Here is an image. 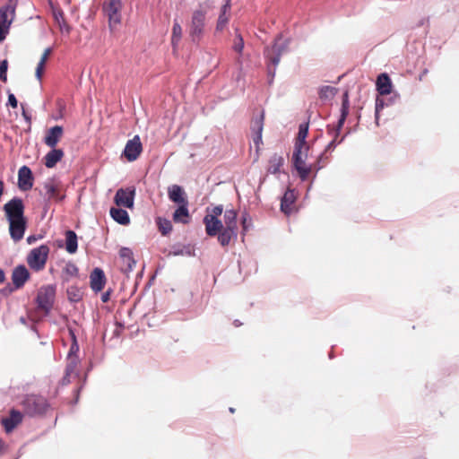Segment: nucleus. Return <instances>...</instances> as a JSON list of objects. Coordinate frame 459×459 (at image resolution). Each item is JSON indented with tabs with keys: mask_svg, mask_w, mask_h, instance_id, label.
I'll list each match as a JSON object with an SVG mask.
<instances>
[{
	"mask_svg": "<svg viewBox=\"0 0 459 459\" xmlns=\"http://www.w3.org/2000/svg\"><path fill=\"white\" fill-rule=\"evenodd\" d=\"M6 220L9 222V233L14 242L22 240L27 228V219L24 216V204L21 198L14 197L4 207Z\"/></svg>",
	"mask_w": 459,
	"mask_h": 459,
	"instance_id": "1",
	"label": "nucleus"
},
{
	"mask_svg": "<svg viewBox=\"0 0 459 459\" xmlns=\"http://www.w3.org/2000/svg\"><path fill=\"white\" fill-rule=\"evenodd\" d=\"M308 152V143H294L291 161L302 181L307 180L312 171H318L322 168L320 165L321 157L313 164L307 165L306 163Z\"/></svg>",
	"mask_w": 459,
	"mask_h": 459,
	"instance_id": "2",
	"label": "nucleus"
},
{
	"mask_svg": "<svg viewBox=\"0 0 459 459\" xmlns=\"http://www.w3.org/2000/svg\"><path fill=\"white\" fill-rule=\"evenodd\" d=\"M206 10L200 8L195 10L188 24V35L191 41L199 44L205 31Z\"/></svg>",
	"mask_w": 459,
	"mask_h": 459,
	"instance_id": "3",
	"label": "nucleus"
},
{
	"mask_svg": "<svg viewBox=\"0 0 459 459\" xmlns=\"http://www.w3.org/2000/svg\"><path fill=\"white\" fill-rule=\"evenodd\" d=\"M50 248L47 245H41L32 248L26 257L29 267L34 272L43 271L46 267Z\"/></svg>",
	"mask_w": 459,
	"mask_h": 459,
	"instance_id": "4",
	"label": "nucleus"
},
{
	"mask_svg": "<svg viewBox=\"0 0 459 459\" xmlns=\"http://www.w3.org/2000/svg\"><path fill=\"white\" fill-rule=\"evenodd\" d=\"M123 6V0H107L103 3V12L108 19L110 30H114L121 23Z\"/></svg>",
	"mask_w": 459,
	"mask_h": 459,
	"instance_id": "5",
	"label": "nucleus"
},
{
	"mask_svg": "<svg viewBox=\"0 0 459 459\" xmlns=\"http://www.w3.org/2000/svg\"><path fill=\"white\" fill-rule=\"evenodd\" d=\"M22 406L25 414L29 416H37L45 413L48 404L45 398L39 395H28L22 402Z\"/></svg>",
	"mask_w": 459,
	"mask_h": 459,
	"instance_id": "6",
	"label": "nucleus"
},
{
	"mask_svg": "<svg viewBox=\"0 0 459 459\" xmlns=\"http://www.w3.org/2000/svg\"><path fill=\"white\" fill-rule=\"evenodd\" d=\"M56 296V288L53 285L42 286L37 295L38 307L48 313L53 307Z\"/></svg>",
	"mask_w": 459,
	"mask_h": 459,
	"instance_id": "7",
	"label": "nucleus"
},
{
	"mask_svg": "<svg viewBox=\"0 0 459 459\" xmlns=\"http://www.w3.org/2000/svg\"><path fill=\"white\" fill-rule=\"evenodd\" d=\"M143 152V144L139 135H134L133 139L127 141L123 155L132 162L136 160Z\"/></svg>",
	"mask_w": 459,
	"mask_h": 459,
	"instance_id": "8",
	"label": "nucleus"
},
{
	"mask_svg": "<svg viewBox=\"0 0 459 459\" xmlns=\"http://www.w3.org/2000/svg\"><path fill=\"white\" fill-rule=\"evenodd\" d=\"M134 187L119 188L116 193L114 201L119 207L132 208L134 206Z\"/></svg>",
	"mask_w": 459,
	"mask_h": 459,
	"instance_id": "9",
	"label": "nucleus"
},
{
	"mask_svg": "<svg viewBox=\"0 0 459 459\" xmlns=\"http://www.w3.org/2000/svg\"><path fill=\"white\" fill-rule=\"evenodd\" d=\"M287 51V45L280 43L276 39L272 47H267L264 50L265 58L275 67L278 65L281 55Z\"/></svg>",
	"mask_w": 459,
	"mask_h": 459,
	"instance_id": "10",
	"label": "nucleus"
},
{
	"mask_svg": "<svg viewBox=\"0 0 459 459\" xmlns=\"http://www.w3.org/2000/svg\"><path fill=\"white\" fill-rule=\"evenodd\" d=\"M120 269L123 273H128L133 271L136 262L133 251L128 247H122L119 250Z\"/></svg>",
	"mask_w": 459,
	"mask_h": 459,
	"instance_id": "11",
	"label": "nucleus"
},
{
	"mask_svg": "<svg viewBox=\"0 0 459 459\" xmlns=\"http://www.w3.org/2000/svg\"><path fill=\"white\" fill-rule=\"evenodd\" d=\"M17 4V0H8L7 3L0 8V22L4 23L6 26H11L15 17Z\"/></svg>",
	"mask_w": 459,
	"mask_h": 459,
	"instance_id": "12",
	"label": "nucleus"
},
{
	"mask_svg": "<svg viewBox=\"0 0 459 459\" xmlns=\"http://www.w3.org/2000/svg\"><path fill=\"white\" fill-rule=\"evenodd\" d=\"M18 186L22 191H28L33 186V176L30 169L22 166L18 171Z\"/></svg>",
	"mask_w": 459,
	"mask_h": 459,
	"instance_id": "13",
	"label": "nucleus"
},
{
	"mask_svg": "<svg viewBox=\"0 0 459 459\" xmlns=\"http://www.w3.org/2000/svg\"><path fill=\"white\" fill-rule=\"evenodd\" d=\"M30 273L25 265L20 264L16 266L12 273V281L15 289H21L30 279Z\"/></svg>",
	"mask_w": 459,
	"mask_h": 459,
	"instance_id": "14",
	"label": "nucleus"
},
{
	"mask_svg": "<svg viewBox=\"0 0 459 459\" xmlns=\"http://www.w3.org/2000/svg\"><path fill=\"white\" fill-rule=\"evenodd\" d=\"M106 284V276L102 269L95 268L90 275V285L93 291L100 292Z\"/></svg>",
	"mask_w": 459,
	"mask_h": 459,
	"instance_id": "15",
	"label": "nucleus"
},
{
	"mask_svg": "<svg viewBox=\"0 0 459 459\" xmlns=\"http://www.w3.org/2000/svg\"><path fill=\"white\" fill-rule=\"evenodd\" d=\"M22 420V414L15 409L10 411L9 417L3 418L1 423L7 433L12 432Z\"/></svg>",
	"mask_w": 459,
	"mask_h": 459,
	"instance_id": "16",
	"label": "nucleus"
},
{
	"mask_svg": "<svg viewBox=\"0 0 459 459\" xmlns=\"http://www.w3.org/2000/svg\"><path fill=\"white\" fill-rule=\"evenodd\" d=\"M264 111H262L259 116L253 118L251 122V130L254 134L253 141L255 144L258 147L260 143H262V133L264 128Z\"/></svg>",
	"mask_w": 459,
	"mask_h": 459,
	"instance_id": "17",
	"label": "nucleus"
},
{
	"mask_svg": "<svg viewBox=\"0 0 459 459\" xmlns=\"http://www.w3.org/2000/svg\"><path fill=\"white\" fill-rule=\"evenodd\" d=\"M64 129L61 126H55L47 131L44 143L50 148H54L61 140Z\"/></svg>",
	"mask_w": 459,
	"mask_h": 459,
	"instance_id": "18",
	"label": "nucleus"
},
{
	"mask_svg": "<svg viewBox=\"0 0 459 459\" xmlns=\"http://www.w3.org/2000/svg\"><path fill=\"white\" fill-rule=\"evenodd\" d=\"M204 224L206 234L210 237L216 236L224 228L221 220L213 219L212 217H204Z\"/></svg>",
	"mask_w": 459,
	"mask_h": 459,
	"instance_id": "19",
	"label": "nucleus"
},
{
	"mask_svg": "<svg viewBox=\"0 0 459 459\" xmlns=\"http://www.w3.org/2000/svg\"><path fill=\"white\" fill-rule=\"evenodd\" d=\"M230 18V0L226 2L225 4L222 5L221 9V13L218 17L217 24H216V31H222Z\"/></svg>",
	"mask_w": 459,
	"mask_h": 459,
	"instance_id": "20",
	"label": "nucleus"
},
{
	"mask_svg": "<svg viewBox=\"0 0 459 459\" xmlns=\"http://www.w3.org/2000/svg\"><path fill=\"white\" fill-rule=\"evenodd\" d=\"M376 86L380 95H387L392 91V82L386 74H381L377 76Z\"/></svg>",
	"mask_w": 459,
	"mask_h": 459,
	"instance_id": "21",
	"label": "nucleus"
},
{
	"mask_svg": "<svg viewBox=\"0 0 459 459\" xmlns=\"http://www.w3.org/2000/svg\"><path fill=\"white\" fill-rule=\"evenodd\" d=\"M65 153L61 149L52 148L50 152H48L44 157V164L47 168L52 169L54 168L58 161H60Z\"/></svg>",
	"mask_w": 459,
	"mask_h": 459,
	"instance_id": "22",
	"label": "nucleus"
},
{
	"mask_svg": "<svg viewBox=\"0 0 459 459\" xmlns=\"http://www.w3.org/2000/svg\"><path fill=\"white\" fill-rule=\"evenodd\" d=\"M44 189L48 199H55L56 201L63 199V196H60V186L54 179H48L45 182Z\"/></svg>",
	"mask_w": 459,
	"mask_h": 459,
	"instance_id": "23",
	"label": "nucleus"
},
{
	"mask_svg": "<svg viewBox=\"0 0 459 459\" xmlns=\"http://www.w3.org/2000/svg\"><path fill=\"white\" fill-rule=\"evenodd\" d=\"M188 202L185 204H178V207L173 213V220L175 222H180L186 224L190 221V214L188 212Z\"/></svg>",
	"mask_w": 459,
	"mask_h": 459,
	"instance_id": "24",
	"label": "nucleus"
},
{
	"mask_svg": "<svg viewBox=\"0 0 459 459\" xmlns=\"http://www.w3.org/2000/svg\"><path fill=\"white\" fill-rule=\"evenodd\" d=\"M169 198L178 204H185L187 202L186 198L184 196L185 193L181 186L178 185H173L169 187L168 190Z\"/></svg>",
	"mask_w": 459,
	"mask_h": 459,
	"instance_id": "25",
	"label": "nucleus"
},
{
	"mask_svg": "<svg viewBox=\"0 0 459 459\" xmlns=\"http://www.w3.org/2000/svg\"><path fill=\"white\" fill-rule=\"evenodd\" d=\"M296 196L293 190H288L285 192L281 202V210L287 215L292 212V206L295 203Z\"/></svg>",
	"mask_w": 459,
	"mask_h": 459,
	"instance_id": "26",
	"label": "nucleus"
},
{
	"mask_svg": "<svg viewBox=\"0 0 459 459\" xmlns=\"http://www.w3.org/2000/svg\"><path fill=\"white\" fill-rule=\"evenodd\" d=\"M218 241L222 247H226L230 244L231 239L236 238L238 230L230 228H223L218 234Z\"/></svg>",
	"mask_w": 459,
	"mask_h": 459,
	"instance_id": "27",
	"label": "nucleus"
},
{
	"mask_svg": "<svg viewBox=\"0 0 459 459\" xmlns=\"http://www.w3.org/2000/svg\"><path fill=\"white\" fill-rule=\"evenodd\" d=\"M284 159L278 153H273L268 160L267 171L272 174L280 172V169L283 166Z\"/></svg>",
	"mask_w": 459,
	"mask_h": 459,
	"instance_id": "28",
	"label": "nucleus"
},
{
	"mask_svg": "<svg viewBox=\"0 0 459 459\" xmlns=\"http://www.w3.org/2000/svg\"><path fill=\"white\" fill-rule=\"evenodd\" d=\"M110 215L114 221L122 225H127L130 222V218L126 210L121 208H114L110 209Z\"/></svg>",
	"mask_w": 459,
	"mask_h": 459,
	"instance_id": "29",
	"label": "nucleus"
},
{
	"mask_svg": "<svg viewBox=\"0 0 459 459\" xmlns=\"http://www.w3.org/2000/svg\"><path fill=\"white\" fill-rule=\"evenodd\" d=\"M53 15L56 22L57 23L61 32H65L66 34H69L71 31V27L66 22L64 12L61 9L54 10Z\"/></svg>",
	"mask_w": 459,
	"mask_h": 459,
	"instance_id": "30",
	"label": "nucleus"
},
{
	"mask_svg": "<svg viewBox=\"0 0 459 459\" xmlns=\"http://www.w3.org/2000/svg\"><path fill=\"white\" fill-rule=\"evenodd\" d=\"M80 363V359L78 356H71L67 357V363L65 367V375L64 377V381H69L68 378L73 375L75 374L77 367Z\"/></svg>",
	"mask_w": 459,
	"mask_h": 459,
	"instance_id": "31",
	"label": "nucleus"
},
{
	"mask_svg": "<svg viewBox=\"0 0 459 459\" xmlns=\"http://www.w3.org/2000/svg\"><path fill=\"white\" fill-rule=\"evenodd\" d=\"M78 247L77 236L74 231L67 230L65 232V249L68 253L74 254Z\"/></svg>",
	"mask_w": 459,
	"mask_h": 459,
	"instance_id": "32",
	"label": "nucleus"
},
{
	"mask_svg": "<svg viewBox=\"0 0 459 459\" xmlns=\"http://www.w3.org/2000/svg\"><path fill=\"white\" fill-rule=\"evenodd\" d=\"M182 38V27L178 22H174L172 27V34H171V45L173 48V52L175 53L178 50L179 42Z\"/></svg>",
	"mask_w": 459,
	"mask_h": 459,
	"instance_id": "33",
	"label": "nucleus"
},
{
	"mask_svg": "<svg viewBox=\"0 0 459 459\" xmlns=\"http://www.w3.org/2000/svg\"><path fill=\"white\" fill-rule=\"evenodd\" d=\"M237 212L235 210H227L224 213V228H230L238 230Z\"/></svg>",
	"mask_w": 459,
	"mask_h": 459,
	"instance_id": "34",
	"label": "nucleus"
},
{
	"mask_svg": "<svg viewBox=\"0 0 459 459\" xmlns=\"http://www.w3.org/2000/svg\"><path fill=\"white\" fill-rule=\"evenodd\" d=\"M79 269L78 267L72 262L65 264L63 268V278L65 281H68L72 278H75L78 276Z\"/></svg>",
	"mask_w": 459,
	"mask_h": 459,
	"instance_id": "35",
	"label": "nucleus"
},
{
	"mask_svg": "<svg viewBox=\"0 0 459 459\" xmlns=\"http://www.w3.org/2000/svg\"><path fill=\"white\" fill-rule=\"evenodd\" d=\"M308 134V123L300 124L299 126V133L295 139V143H307L306 138Z\"/></svg>",
	"mask_w": 459,
	"mask_h": 459,
	"instance_id": "36",
	"label": "nucleus"
},
{
	"mask_svg": "<svg viewBox=\"0 0 459 459\" xmlns=\"http://www.w3.org/2000/svg\"><path fill=\"white\" fill-rule=\"evenodd\" d=\"M82 291L76 286H70L67 289V296L70 301L78 302L82 299Z\"/></svg>",
	"mask_w": 459,
	"mask_h": 459,
	"instance_id": "37",
	"label": "nucleus"
},
{
	"mask_svg": "<svg viewBox=\"0 0 459 459\" xmlns=\"http://www.w3.org/2000/svg\"><path fill=\"white\" fill-rule=\"evenodd\" d=\"M157 225H158L160 232L163 236L169 234L172 230V224H171L170 221H169L167 219L158 218Z\"/></svg>",
	"mask_w": 459,
	"mask_h": 459,
	"instance_id": "38",
	"label": "nucleus"
},
{
	"mask_svg": "<svg viewBox=\"0 0 459 459\" xmlns=\"http://www.w3.org/2000/svg\"><path fill=\"white\" fill-rule=\"evenodd\" d=\"M336 93V89L332 86H323L319 90V98L321 100L332 99Z\"/></svg>",
	"mask_w": 459,
	"mask_h": 459,
	"instance_id": "39",
	"label": "nucleus"
},
{
	"mask_svg": "<svg viewBox=\"0 0 459 459\" xmlns=\"http://www.w3.org/2000/svg\"><path fill=\"white\" fill-rule=\"evenodd\" d=\"M244 48V40L240 34H238L234 39L233 44V49L238 52L241 53Z\"/></svg>",
	"mask_w": 459,
	"mask_h": 459,
	"instance_id": "40",
	"label": "nucleus"
},
{
	"mask_svg": "<svg viewBox=\"0 0 459 459\" xmlns=\"http://www.w3.org/2000/svg\"><path fill=\"white\" fill-rule=\"evenodd\" d=\"M348 100H345L342 103V115H341V117L338 121V127H342L344 124V121L346 119V117L348 115Z\"/></svg>",
	"mask_w": 459,
	"mask_h": 459,
	"instance_id": "41",
	"label": "nucleus"
},
{
	"mask_svg": "<svg viewBox=\"0 0 459 459\" xmlns=\"http://www.w3.org/2000/svg\"><path fill=\"white\" fill-rule=\"evenodd\" d=\"M7 68H8V62L7 60H3L0 63V80L4 82H6L7 81Z\"/></svg>",
	"mask_w": 459,
	"mask_h": 459,
	"instance_id": "42",
	"label": "nucleus"
},
{
	"mask_svg": "<svg viewBox=\"0 0 459 459\" xmlns=\"http://www.w3.org/2000/svg\"><path fill=\"white\" fill-rule=\"evenodd\" d=\"M223 212L222 205H217L213 207L210 213L206 214L204 217H212L213 219H219V216L221 215Z\"/></svg>",
	"mask_w": 459,
	"mask_h": 459,
	"instance_id": "43",
	"label": "nucleus"
},
{
	"mask_svg": "<svg viewBox=\"0 0 459 459\" xmlns=\"http://www.w3.org/2000/svg\"><path fill=\"white\" fill-rule=\"evenodd\" d=\"M72 337H73V343L70 347L67 357L78 356L77 353L79 351V346L77 344L75 335L73 333H72Z\"/></svg>",
	"mask_w": 459,
	"mask_h": 459,
	"instance_id": "44",
	"label": "nucleus"
},
{
	"mask_svg": "<svg viewBox=\"0 0 459 459\" xmlns=\"http://www.w3.org/2000/svg\"><path fill=\"white\" fill-rule=\"evenodd\" d=\"M9 28L10 26H6L4 23L0 22V42H2L5 39Z\"/></svg>",
	"mask_w": 459,
	"mask_h": 459,
	"instance_id": "45",
	"label": "nucleus"
},
{
	"mask_svg": "<svg viewBox=\"0 0 459 459\" xmlns=\"http://www.w3.org/2000/svg\"><path fill=\"white\" fill-rule=\"evenodd\" d=\"M45 65H46L45 64L39 62V64L36 67L35 74L39 81H41L42 75L44 74Z\"/></svg>",
	"mask_w": 459,
	"mask_h": 459,
	"instance_id": "46",
	"label": "nucleus"
},
{
	"mask_svg": "<svg viewBox=\"0 0 459 459\" xmlns=\"http://www.w3.org/2000/svg\"><path fill=\"white\" fill-rule=\"evenodd\" d=\"M51 53H52V48H46L40 57L39 63L46 65Z\"/></svg>",
	"mask_w": 459,
	"mask_h": 459,
	"instance_id": "47",
	"label": "nucleus"
},
{
	"mask_svg": "<svg viewBox=\"0 0 459 459\" xmlns=\"http://www.w3.org/2000/svg\"><path fill=\"white\" fill-rule=\"evenodd\" d=\"M8 104L13 108H16L17 106H18V101H17V99L16 97L13 94V93H10L8 95Z\"/></svg>",
	"mask_w": 459,
	"mask_h": 459,
	"instance_id": "48",
	"label": "nucleus"
},
{
	"mask_svg": "<svg viewBox=\"0 0 459 459\" xmlns=\"http://www.w3.org/2000/svg\"><path fill=\"white\" fill-rule=\"evenodd\" d=\"M384 108V101L380 99H377L376 100V117H378V112L380 109Z\"/></svg>",
	"mask_w": 459,
	"mask_h": 459,
	"instance_id": "49",
	"label": "nucleus"
},
{
	"mask_svg": "<svg viewBox=\"0 0 459 459\" xmlns=\"http://www.w3.org/2000/svg\"><path fill=\"white\" fill-rule=\"evenodd\" d=\"M109 298H110V290H107L106 292H104L101 295V300L103 302H108L109 300Z\"/></svg>",
	"mask_w": 459,
	"mask_h": 459,
	"instance_id": "50",
	"label": "nucleus"
},
{
	"mask_svg": "<svg viewBox=\"0 0 459 459\" xmlns=\"http://www.w3.org/2000/svg\"><path fill=\"white\" fill-rule=\"evenodd\" d=\"M37 240V237L36 236H29L27 238V242L28 244L31 245L32 243H34L35 241Z\"/></svg>",
	"mask_w": 459,
	"mask_h": 459,
	"instance_id": "51",
	"label": "nucleus"
},
{
	"mask_svg": "<svg viewBox=\"0 0 459 459\" xmlns=\"http://www.w3.org/2000/svg\"><path fill=\"white\" fill-rule=\"evenodd\" d=\"M4 281V271L0 268V283H3Z\"/></svg>",
	"mask_w": 459,
	"mask_h": 459,
	"instance_id": "52",
	"label": "nucleus"
},
{
	"mask_svg": "<svg viewBox=\"0 0 459 459\" xmlns=\"http://www.w3.org/2000/svg\"><path fill=\"white\" fill-rule=\"evenodd\" d=\"M242 225H243V229L246 230L247 229V222H246V219L244 218L243 221H242Z\"/></svg>",
	"mask_w": 459,
	"mask_h": 459,
	"instance_id": "53",
	"label": "nucleus"
},
{
	"mask_svg": "<svg viewBox=\"0 0 459 459\" xmlns=\"http://www.w3.org/2000/svg\"><path fill=\"white\" fill-rule=\"evenodd\" d=\"M3 448V441L0 439V451L2 450Z\"/></svg>",
	"mask_w": 459,
	"mask_h": 459,
	"instance_id": "54",
	"label": "nucleus"
},
{
	"mask_svg": "<svg viewBox=\"0 0 459 459\" xmlns=\"http://www.w3.org/2000/svg\"><path fill=\"white\" fill-rule=\"evenodd\" d=\"M268 71H269V73H270V74H272L273 75V74H274V70L272 72L271 68L269 67V68H268Z\"/></svg>",
	"mask_w": 459,
	"mask_h": 459,
	"instance_id": "55",
	"label": "nucleus"
},
{
	"mask_svg": "<svg viewBox=\"0 0 459 459\" xmlns=\"http://www.w3.org/2000/svg\"><path fill=\"white\" fill-rule=\"evenodd\" d=\"M234 325H235L236 326L240 325V324H239L237 320L234 322Z\"/></svg>",
	"mask_w": 459,
	"mask_h": 459,
	"instance_id": "56",
	"label": "nucleus"
},
{
	"mask_svg": "<svg viewBox=\"0 0 459 459\" xmlns=\"http://www.w3.org/2000/svg\"><path fill=\"white\" fill-rule=\"evenodd\" d=\"M333 144H335V139H334V140H333V141L331 142V143H330V145H333Z\"/></svg>",
	"mask_w": 459,
	"mask_h": 459,
	"instance_id": "57",
	"label": "nucleus"
}]
</instances>
